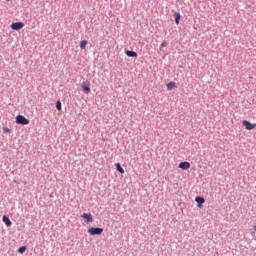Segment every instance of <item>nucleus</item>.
<instances>
[{"label": "nucleus", "instance_id": "obj_1", "mask_svg": "<svg viewBox=\"0 0 256 256\" xmlns=\"http://www.w3.org/2000/svg\"><path fill=\"white\" fill-rule=\"evenodd\" d=\"M17 125H29V119L25 118L23 115L16 116Z\"/></svg>", "mask_w": 256, "mask_h": 256}, {"label": "nucleus", "instance_id": "obj_2", "mask_svg": "<svg viewBox=\"0 0 256 256\" xmlns=\"http://www.w3.org/2000/svg\"><path fill=\"white\" fill-rule=\"evenodd\" d=\"M10 27L13 29V31H19L25 27V24L23 22H14Z\"/></svg>", "mask_w": 256, "mask_h": 256}, {"label": "nucleus", "instance_id": "obj_3", "mask_svg": "<svg viewBox=\"0 0 256 256\" xmlns=\"http://www.w3.org/2000/svg\"><path fill=\"white\" fill-rule=\"evenodd\" d=\"M88 233L91 235H101V233H103V228L91 227L88 229Z\"/></svg>", "mask_w": 256, "mask_h": 256}, {"label": "nucleus", "instance_id": "obj_4", "mask_svg": "<svg viewBox=\"0 0 256 256\" xmlns=\"http://www.w3.org/2000/svg\"><path fill=\"white\" fill-rule=\"evenodd\" d=\"M242 125L245 127V129H247V131H251L253 130L254 127H256V124H252L251 122L244 120L242 122Z\"/></svg>", "mask_w": 256, "mask_h": 256}, {"label": "nucleus", "instance_id": "obj_5", "mask_svg": "<svg viewBox=\"0 0 256 256\" xmlns=\"http://www.w3.org/2000/svg\"><path fill=\"white\" fill-rule=\"evenodd\" d=\"M82 217L85 219V223H93V215H91V213H84Z\"/></svg>", "mask_w": 256, "mask_h": 256}, {"label": "nucleus", "instance_id": "obj_6", "mask_svg": "<svg viewBox=\"0 0 256 256\" xmlns=\"http://www.w3.org/2000/svg\"><path fill=\"white\" fill-rule=\"evenodd\" d=\"M179 169L187 171V169H191V164L189 162H182L179 164Z\"/></svg>", "mask_w": 256, "mask_h": 256}, {"label": "nucleus", "instance_id": "obj_7", "mask_svg": "<svg viewBox=\"0 0 256 256\" xmlns=\"http://www.w3.org/2000/svg\"><path fill=\"white\" fill-rule=\"evenodd\" d=\"M196 203L198 204V207H203V203H205V198L203 197H196L195 198Z\"/></svg>", "mask_w": 256, "mask_h": 256}, {"label": "nucleus", "instance_id": "obj_8", "mask_svg": "<svg viewBox=\"0 0 256 256\" xmlns=\"http://www.w3.org/2000/svg\"><path fill=\"white\" fill-rule=\"evenodd\" d=\"M2 221H3V223H5L6 227H11L12 222H11V220L9 219V217L3 216Z\"/></svg>", "mask_w": 256, "mask_h": 256}, {"label": "nucleus", "instance_id": "obj_9", "mask_svg": "<svg viewBox=\"0 0 256 256\" xmlns=\"http://www.w3.org/2000/svg\"><path fill=\"white\" fill-rule=\"evenodd\" d=\"M168 91H171L172 89H175V87H177V84L175 82H169L167 85H166Z\"/></svg>", "mask_w": 256, "mask_h": 256}, {"label": "nucleus", "instance_id": "obj_10", "mask_svg": "<svg viewBox=\"0 0 256 256\" xmlns=\"http://www.w3.org/2000/svg\"><path fill=\"white\" fill-rule=\"evenodd\" d=\"M175 23L179 25V21H181V14L179 12L174 13Z\"/></svg>", "mask_w": 256, "mask_h": 256}, {"label": "nucleus", "instance_id": "obj_11", "mask_svg": "<svg viewBox=\"0 0 256 256\" xmlns=\"http://www.w3.org/2000/svg\"><path fill=\"white\" fill-rule=\"evenodd\" d=\"M125 53L127 57H137V52L135 51L126 50Z\"/></svg>", "mask_w": 256, "mask_h": 256}, {"label": "nucleus", "instance_id": "obj_12", "mask_svg": "<svg viewBox=\"0 0 256 256\" xmlns=\"http://www.w3.org/2000/svg\"><path fill=\"white\" fill-rule=\"evenodd\" d=\"M116 169L119 173H121V175L125 173V170L123 169V167H121L120 163H116Z\"/></svg>", "mask_w": 256, "mask_h": 256}, {"label": "nucleus", "instance_id": "obj_13", "mask_svg": "<svg viewBox=\"0 0 256 256\" xmlns=\"http://www.w3.org/2000/svg\"><path fill=\"white\" fill-rule=\"evenodd\" d=\"M82 89H83L84 93H86V95H89V93H91V88L89 87V85H87V86L82 85Z\"/></svg>", "mask_w": 256, "mask_h": 256}, {"label": "nucleus", "instance_id": "obj_14", "mask_svg": "<svg viewBox=\"0 0 256 256\" xmlns=\"http://www.w3.org/2000/svg\"><path fill=\"white\" fill-rule=\"evenodd\" d=\"M87 47V40H82L80 42V49H85Z\"/></svg>", "mask_w": 256, "mask_h": 256}, {"label": "nucleus", "instance_id": "obj_15", "mask_svg": "<svg viewBox=\"0 0 256 256\" xmlns=\"http://www.w3.org/2000/svg\"><path fill=\"white\" fill-rule=\"evenodd\" d=\"M25 251H27V247L25 246H22L18 249V253H21V254L25 253Z\"/></svg>", "mask_w": 256, "mask_h": 256}, {"label": "nucleus", "instance_id": "obj_16", "mask_svg": "<svg viewBox=\"0 0 256 256\" xmlns=\"http://www.w3.org/2000/svg\"><path fill=\"white\" fill-rule=\"evenodd\" d=\"M2 131L3 133H11V129H9V127H3Z\"/></svg>", "mask_w": 256, "mask_h": 256}, {"label": "nucleus", "instance_id": "obj_17", "mask_svg": "<svg viewBox=\"0 0 256 256\" xmlns=\"http://www.w3.org/2000/svg\"><path fill=\"white\" fill-rule=\"evenodd\" d=\"M56 109H57L58 111H61V101H57V103H56Z\"/></svg>", "mask_w": 256, "mask_h": 256}, {"label": "nucleus", "instance_id": "obj_18", "mask_svg": "<svg viewBox=\"0 0 256 256\" xmlns=\"http://www.w3.org/2000/svg\"><path fill=\"white\" fill-rule=\"evenodd\" d=\"M161 47H167V42H165V41L162 42V43H161Z\"/></svg>", "mask_w": 256, "mask_h": 256}, {"label": "nucleus", "instance_id": "obj_19", "mask_svg": "<svg viewBox=\"0 0 256 256\" xmlns=\"http://www.w3.org/2000/svg\"><path fill=\"white\" fill-rule=\"evenodd\" d=\"M7 1H11V0H7Z\"/></svg>", "mask_w": 256, "mask_h": 256}]
</instances>
